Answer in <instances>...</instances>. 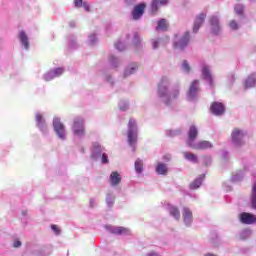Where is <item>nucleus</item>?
<instances>
[{"instance_id": "obj_46", "label": "nucleus", "mask_w": 256, "mask_h": 256, "mask_svg": "<svg viewBox=\"0 0 256 256\" xmlns=\"http://www.w3.org/2000/svg\"><path fill=\"white\" fill-rule=\"evenodd\" d=\"M205 256H216L215 254L208 253Z\"/></svg>"}, {"instance_id": "obj_1", "label": "nucleus", "mask_w": 256, "mask_h": 256, "mask_svg": "<svg viewBox=\"0 0 256 256\" xmlns=\"http://www.w3.org/2000/svg\"><path fill=\"white\" fill-rule=\"evenodd\" d=\"M169 80L167 77H162L160 83L158 84V96L166 97V103H171V101H175V99H179V87H174L171 89L170 93L168 90Z\"/></svg>"}, {"instance_id": "obj_17", "label": "nucleus", "mask_w": 256, "mask_h": 256, "mask_svg": "<svg viewBox=\"0 0 256 256\" xmlns=\"http://www.w3.org/2000/svg\"><path fill=\"white\" fill-rule=\"evenodd\" d=\"M183 219L186 225H189L193 221V212L189 208L183 209Z\"/></svg>"}, {"instance_id": "obj_5", "label": "nucleus", "mask_w": 256, "mask_h": 256, "mask_svg": "<svg viewBox=\"0 0 256 256\" xmlns=\"http://www.w3.org/2000/svg\"><path fill=\"white\" fill-rule=\"evenodd\" d=\"M137 125V122L135 119L130 118L129 123H128V143L130 145H134L137 143V134L133 131Z\"/></svg>"}, {"instance_id": "obj_3", "label": "nucleus", "mask_w": 256, "mask_h": 256, "mask_svg": "<svg viewBox=\"0 0 256 256\" xmlns=\"http://www.w3.org/2000/svg\"><path fill=\"white\" fill-rule=\"evenodd\" d=\"M72 131L74 135H85V120L81 117H76L73 122Z\"/></svg>"}, {"instance_id": "obj_7", "label": "nucleus", "mask_w": 256, "mask_h": 256, "mask_svg": "<svg viewBox=\"0 0 256 256\" xmlns=\"http://www.w3.org/2000/svg\"><path fill=\"white\" fill-rule=\"evenodd\" d=\"M53 127L56 135H58L60 139H65V126L61 123L59 118H54Z\"/></svg>"}, {"instance_id": "obj_36", "label": "nucleus", "mask_w": 256, "mask_h": 256, "mask_svg": "<svg viewBox=\"0 0 256 256\" xmlns=\"http://www.w3.org/2000/svg\"><path fill=\"white\" fill-rule=\"evenodd\" d=\"M51 229H52V231H54V233H56L57 235H59V233H61V230L59 229V226H57V225H55V224H53V225L51 226Z\"/></svg>"}, {"instance_id": "obj_43", "label": "nucleus", "mask_w": 256, "mask_h": 256, "mask_svg": "<svg viewBox=\"0 0 256 256\" xmlns=\"http://www.w3.org/2000/svg\"><path fill=\"white\" fill-rule=\"evenodd\" d=\"M157 47H159V41L158 40H155L153 42V49H157Z\"/></svg>"}, {"instance_id": "obj_35", "label": "nucleus", "mask_w": 256, "mask_h": 256, "mask_svg": "<svg viewBox=\"0 0 256 256\" xmlns=\"http://www.w3.org/2000/svg\"><path fill=\"white\" fill-rule=\"evenodd\" d=\"M182 69L184 71H186L187 73H189V71H191V66H189V62H187V60H184L182 63Z\"/></svg>"}, {"instance_id": "obj_2", "label": "nucleus", "mask_w": 256, "mask_h": 256, "mask_svg": "<svg viewBox=\"0 0 256 256\" xmlns=\"http://www.w3.org/2000/svg\"><path fill=\"white\" fill-rule=\"evenodd\" d=\"M208 23L210 25V31L212 35H219V33H221V20L219 19V16H210Z\"/></svg>"}, {"instance_id": "obj_28", "label": "nucleus", "mask_w": 256, "mask_h": 256, "mask_svg": "<svg viewBox=\"0 0 256 256\" xmlns=\"http://www.w3.org/2000/svg\"><path fill=\"white\" fill-rule=\"evenodd\" d=\"M201 183H203V180H201V178H197L190 184V189H199V187H201Z\"/></svg>"}, {"instance_id": "obj_10", "label": "nucleus", "mask_w": 256, "mask_h": 256, "mask_svg": "<svg viewBox=\"0 0 256 256\" xmlns=\"http://www.w3.org/2000/svg\"><path fill=\"white\" fill-rule=\"evenodd\" d=\"M210 111L213 115H223L225 113V105L221 102H213L210 106Z\"/></svg>"}, {"instance_id": "obj_16", "label": "nucleus", "mask_w": 256, "mask_h": 256, "mask_svg": "<svg viewBox=\"0 0 256 256\" xmlns=\"http://www.w3.org/2000/svg\"><path fill=\"white\" fill-rule=\"evenodd\" d=\"M197 135H199V131L197 130V127L191 126L189 131H188V146L190 143L193 145V141L197 139Z\"/></svg>"}, {"instance_id": "obj_38", "label": "nucleus", "mask_w": 256, "mask_h": 256, "mask_svg": "<svg viewBox=\"0 0 256 256\" xmlns=\"http://www.w3.org/2000/svg\"><path fill=\"white\" fill-rule=\"evenodd\" d=\"M115 47L118 49V51H123L125 49V46L121 42L116 43Z\"/></svg>"}, {"instance_id": "obj_29", "label": "nucleus", "mask_w": 256, "mask_h": 256, "mask_svg": "<svg viewBox=\"0 0 256 256\" xmlns=\"http://www.w3.org/2000/svg\"><path fill=\"white\" fill-rule=\"evenodd\" d=\"M36 121L38 123V127L40 129H43L44 123H45V120L43 119V115H41L40 113L36 114Z\"/></svg>"}, {"instance_id": "obj_18", "label": "nucleus", "mask_w": 256, "mask_h": 256, "mask_svg": "<svg viewBox=\"0 0 256 256\" xmlns=\"http://www.w3.org/2000/svg\"><path fill=\"white\" fill-rule=\"evenodd\" d=\"M256 85V77L255 74H251L248 76L244 83V89H251V87H254Z\"/></svg>"}, {"instance_id": "obj_47", "label": "nucleus", "mask_w": 256, "mask_h": 256, "mask_svg": "<svg viewBox=\"0 0 256 256\" xmlns=\"http://www.w3.org/2000/svg\"><path fill=\"white\" fill-rule=\"evenodd\" d=\"M115 60V58L114 57H111V61H112V63H113V61Z\"/></svg>"}, {"instance_id": "obj_24", "label": "nucleus", "mask_w": 256, "mask_h": 256, "mask_svg": "<svg viewBox=\"0 0 256 256\" xmlns=\"http://www.w3.org/2000/svg\"><path fill=\"white\" fill-rule=\"evenodd\" d=\"M184 157L187 161H192V163H199V159H197V155L191 152H183Z\"/></svg>"}, {"instance_id": "obj_31", "label": "nucleus", "mask_w": 256, "mask_h": 256, "mask_svg": "<svg viewBox=\"0 0 256 256\" xmlns=\"http://www.w3.org/2000/svg\"><path fill=\"white\" fill-rule=\"evenodd\" d=\"M64 72L65 70L63 68H56L52 70V74L54 75V77H60V75H63Z\"/></svg>"}, {"instance_id": "obj_40", "label": "nucleus", "mask_w": 256, "mask_h": 256, "mask_svg": "<svg viewBox=\"0 0 256 256\" xmlns=\"http://www.w3.org/2000/svg\"><path fill=\"white\" fill-rule=\"evenodd\" d=\"M102 163H109V157L107 156L106 153L102 154Z\"/></svg>"}, {"instance_id": "obj_34", "label": "nucleus", "mask_w": 256, "mask_h": 256, "mask_svg": "<svg viewBox=\"0 0 256 256\" xmlns=\"http://www.w3.org/2000/svg\"><path fill=\"white\" fill-rule=\"evenodd\" d=\"M234 11L236 15H243V6L241 4L236 5Z\"/></svg>"}, {"instance_id": "obj_6", "label": "nucleus", "mask_w": 256, "mask_h": 256, "mask_svg": "<svg viewBox=\"0 0 256 256\" xmlns=\"http://www.w3.org/2000/svg\"><path fill=\"white\" fill-rule=\"evenodd\" d=\"M190 40L191 35L189 34V32H185L181 39L178 42L174 43V49H179L180 51H183V49H185V47L189 45Z\"/></svg>"}, {"instance_id": "obj_44", "label": "nucleus", "mask_w": 256, "mask_h": 256, "mask_svg": "<svg viewBox=\"0 0 256 256\" xmlns=\"http://www.w3.org/2000/svg\"><path fill=\"white\" fill-rule=\"evenodd\" d=\"M82 7H84L85 11H89V4H87L86 2L82 4Z\"/></svg>"}, {"instance_id": "obj_9", "label": "nucleus", "mask_w": 256, "mask_h": 256, "mask_svg": "<svg viewBox=\"0 0 256 256\" xmlns=\"http://www.w3.org/2000/svg\"><path fill=\"white\" fill-rule=\"evenodd\" d=\"M205 19H207V14L205 13H200L196 16L194 20L193 33L199 32V29H201V26L205 23Z\"/></svg>"}, {"instance_id": "obj_32", "label": "nucleus", "mask_w": 256, "mask_h": 256, "mask_svg": "<svg viewBox=\"0 0 256 256\" xmlns=\"http://www.w3.org/2000/svg\"><path fill=\"white\" fill-rule=\"evenodd\" d=\"M229 27L230 29H232V31H237V29H239V24L237 23V21L231 20L229 22Z\"/></svg>"}, {"instance_id": "obj_37", "label": "nucleus", "mask_w": 256, "mask_h": 256, "mask_svg": "<svg viewBox=\"0 0 256 256\" xmlns=\"http://www.w3.org/2000/svg\"><path fill=\"white\" fill-rule=\"evenodd\" d=\"M139 43H141V40L139 39V34H134L133 44L139 45Z\"/></svg>"}, {"instance_id": "obj_12", "label": "nucleus", "mask_w": 256, "mask_h": 256, "mask_svg": "<svg viewBox=\"0 0 256 256\" xmlns=\"http://www.w3.org/2000/svg\"><path fill=\"white\" fill-rule=\"evenodd\" d=\"M143 13H145V4L141 3L136 5L132 11V17L134 21L141 19V17H143Z\"/></svg>"}, {"instance_id": "obj_11", "label": "nucleus", "mask_w": 256, "mask_h": 256, "mask_svg": "<svg viewBox=\"0 0 256 256\" xmlns=\"http://www.w3.org/2000/svg\"><path fill=\"white\" fill-rule=\"evenodd\" d=\"M240 221L244 225H253V223H256V216L251 213H241L240 214Z\"/></svg>"}, {"instance_id": "obj_13", "label": "nucleus", "mask_w": 256, "mask_h": 256, "mask_svg": "<svg viewBox=\"0 0 256 256\" xmlns=\"http://www.w3.org/2000/svg\"><path fill=\"white\" fill-rule=\"evenodd\" d=\"M169 3V0H152L151 3V12L155 14L159 11V7L163 5H167Z\"/></svg>"}, {"instance_id": "obj_22", "label": "nucleus", "mask_w": 256, "mask_h": 256, "mask_svg": "<svg viewBox=\"0 0 256 256\" xmlns=\"http://www.w3.org/2000/svg\"><path fill=\"white\" fill-rule=\"evenodd\" d=\"M202 75H203L204 79L209 81L210 85H213V76H211V71H209V68L207 66L203 67Z\"/></svg>"}, {"instance_id": "obj_4", "label": "nucleus", "mask_w": 256, "mask_h": 256, "mask_svg": "<svg viewBox=\"0 0 256 256\" xmlns=\"http://www.w3.org/2000/svg\"><path fill=\"white\" fill-rule=\"evenodd\" d=\"M245 137V133L243 130L234 128L231 133L232 143L237 147H241L243 145V138Z\"/></svg>"}, {"instance_id": "obj_14", "label": "nucleus", "mask_w": 256, "mask_h": 256, "mask_svg": "<svg viewBox=\"0 0 256 256\" xmlns=\"http://www.w3.org/2000/svg\"><path fill=\"white\" fill-rule=\"evenodd\" d=\"M198 91H199V80H194L190 85L188 97H190V99H193V97L197 95Z\"/></svg>"}, {"instance_id": "obj_42", "label": "nucleus", "mask_w": 256, "mask_h": 256, "mask_svg": "<svg viewBox=\"0 0 256 256\" xmlns=\"http://www.w3.org/2000/svg\"><path fill=\"white\" fill-rule=\"evenodd\" d=\"M107 201H108L111 205H113V202L115 201V198L112 197V196H108V197H107Z\"/></svg>"}, {"instance_id": "obj_41", "label": "nucleus", "mask_w": 256, "mask_h": 256, "mask_svg": "<svg viewBox=\"0 0 256 256\" xmlns=\"http://www.w3.org/2000/svg\"><path fill=\"white\" fill-rule=\"evenodd\" d=\"M13 247H14V248L21 247V241L16 240V241L13 243Z\"/></svg>"}, {"instance_id": "obj_27", "label": "nucleus", "mask_w": 256, "mask_h": 256, "mask_svg": "<svg viewBox=\"0 0 256 256\" xmlns=\"http://www.w3.org/2000/svg\"><path fill=\"white\" fill-rule=\"evenodd\" d=\"M251 203H252L253 209H256V182L252 187Z\"/></svg>"}, {"instance_id": "obj_45", "label": "nucleus", "mask_w": 256, "mask_h": 256, "mask_svg": "<svg viewBox=\"0 0 256 256\" xmlns=\"http://www.w3.org/2000/svg\"><path fill=\"white\" fill-rule=\"evenodd\" d=\"M164 161H170L171 160V156L170 155H165L163 157Z\"/></svg>"}, {"instance_id": "obj_15", "label": "nucleus", "mask_w": 256, "mask_h": 256, "mask_svg": "<svg viewBox=\"0 0 256 256\" xmlns=\"http://www.w3.org/2000/svg\"><path fill=\"white\" fill-rule=\"evenodd\" d=\"M121 174H119V172L114 171L110 174V185H112V187H117V185H119V183H121Z\"/></svg>"}, {"instance_id": "obj_30", "label": "nucleus", "mask_w": 256, "mask_h": 256, "mask_svg": "<svg viewBox=\"0 0 256 256\" xmlns=\"http://www.w3.org/2000/svg\"><path fill=\"white\" fill-rule=\"evenodd\" d=\"M136 70L137 64H134L131 68H127L124 72L125 77H127V75H133V73H135Z\"/></svg>"}, {"instance_id": "obj_19", "label": "nucleus", "mask_w": 256, "mask_h": 256, "mask_svg": "<svg viewBox=\"0 0 256 256\" xmlns=\"http://www.w3.org/2000/svg\"><path fill=\"white\" fill-rule=\"evenodd\" d=\"M169 29V23H167L166 19H160L156 26V31H167Z\"/></svg>"}, {"instance_id": "obj_26", "label": "nucleus", "mask_w": 256, "mask_h": 256, "mask_svg": "<svg viewBox=\"0 0 256 256\" xmlns=\"http://www.w3.org/2000/svg\"><path fill=\"white\" fill-rule=\"evenodd\" d=\"M135 171L136 173H143V161L139 158L135 161Z\"/></svg>"}, {"instance_id": "obj_23", "label": "nucleus", "mask_w": 256, "mask_h": 256, "mask_svg": "<svg viewBox=\"0 0 256 256\" xmlns=\"http://www.w3.org/2000/svg\"><path fill=\"white\" fill-rule=\"evenodd\" d=\"M19 39L22 45H24L25 49H29V38L27 37V34L25 33V31H21L19 33Z\"/></svg>"}, {"instance_id": "obj_8", "label": "nucleus", "mask_w": 256, "mask_h": 256, "mask_svg": "<svg viewBox=\"0 0 256 256\" xmlns=\"http://www.w3.org/2000/svg\"><path fill=\"white\" fill-rule=\"evenodd\" d=\"M189 147L195 149L196 151H203L205 149H212L213 144L209 141L203 140L198 142L197 144L189 143Z\"/></svg>"}, {"instance_id": "obj_20", "label": "nucleus", "mask_w": 256, "mask_h": 256, "mask_svg": "<svg viewBox=\"0 0 256 256\" xmlns=\"http://www.w3.org/2000/svg\"><path fill=\"white\" fill-rule=\"evenodd\" d=\"M169 214L171 215V217H174L176 221H179V219H181V212L179 211V208L175 206L169 207Z\"/></svg>"}, {"instance_id": "obj_39", "label": "nucleus", "mask_w": 256, "mask_h": 256, "mask_svg": "<svg viewBox=\"0 0 256 256\" xmlns=\"http://www.w3.org/2000/svg\"><path fill=\"white\" fill-rule=\"evenodd\" d=\"M83 0H74L75 7L81 8L83 7Z\"/></svg>"}, {"instance_id": "obj_33", "label": "nucleus", "mask_w": 256, "mask_h": 256, "mask_svg": "<svg viewBox=\"0 0 256 256\" xmlns=\"http://www.w3.org/2000/svg\"><path fill=\"white\" fill-rule=\"evenodd\" d=\"M55 79V75L53 74V71H49L44 75V80L45 81H51Z\"/></svg>"}, {"instance_id": "obj_25", "label": "nucleus", "mask_w": 256, "mask_h": 256, "mask_svg": "<svg viewBox=\"0 0 256 256\" xmlns=\"http://www.w3.org/2000/svg\"><path fill=\"white\" fill-rule=\"evenodd\" d=\"M156 172L158 175H167V165L159 163L156 167Z\"/></svg>"}, {"instance_id": "obj_21", "label": "nucleus", "mask_w": 256, "mask_h": 256, "mask_svg": "<svg viewBox=\"0 0 256 256\" xmlns=\"http://www.w3.org/2000/svg\"><path fill=\"white\" fill-rule=\"evenodd\" d=\"M111 233H113V235H127L129 234V229L125 227H113Z\"/></svg>"}]
</instances>
